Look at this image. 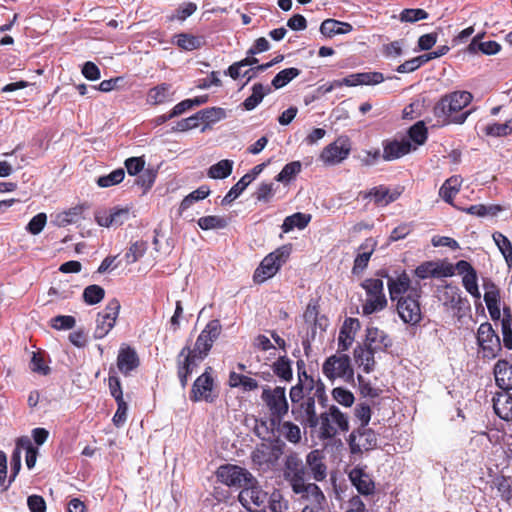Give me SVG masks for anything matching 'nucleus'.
<instances>
[{
    "mask_svg": "<svg viewBox=\"0 0 512 512\" xmlns=\"http://www.w3.org/2000/svg\"><path fill=\"white\" fill-rule=\"evenodd\" d=\"M277 430L281 436L291 443H299L301 440V430L298 425L290 421L276 420Z\"/></svg>",
    "mask_w": 512,
    "mask_h": 512,
    "instance_id": "c9c22d12",
    "label": "nucleus"
},
{
    "mask_svg": "<svg viewBox=\"0 0 512 512\" xmlns=\"http://www.w3.org/2000/svg\"><path fill=\"white\" fill-rule=\"evenodd\" d=\"M483 34H477L467 47V52L470 54H477L481 52L485 55H495L500 49L501 45L496 41H482Z\"/></svg>",
    "mask_w": 512,
    "mask_h": 512,
    "instance_id": "c756f323",
    "label": "nucleus"
},
{
    "mask_svg": "<svg viewBox=\"0 0 512 512\" xmlns=\"http://www.w3.org/2000/svg\"><path fill=\"white\" fill-rule=\"evenodd\" d=\"M51 326L56 330H69L76 324V319L70 315H58L50 320Z\"/></svg>",
    "mask_w": 512,
    "mask_h": 512,
    "instance_id": "0e129e2a",
    "label": "nucleus"
},
{
    "mask_svg": "<svg viewBox=\"0 0 512 512\" xmlns=\"http://www.w3.org/2000/svg\"><path fill=\"white\" fill-rule=\"evenodd\" d=\"M171 96V85L168 83H161L149 90L147 94V102L151 105H159L168 101Z\"/></svg>",
    "mask_w": 512,
    "mask_h": 512,
    "instance_id": "e433bc0d",
    "label": "nucleus"
},
{
    "mask_svg": "<svg viewBox=\"0 0 512 512\" xmlns=\"http://www.w3.org/2000/svg\"><path fill=\"white\" fill-rule=\"evenodd\" d=\"M272 370L274 374L283 381L292 380V361L287 356H280L273 364Z\"/></svg>",
    "mask_w": 512,
    "mask_h": 512,
    "instance_id": "a19ab883",
    "label": "nucleus"
},
{
    "mask_svg": "<svg viewBox=\"0 0 512 512\" xmlns=\"http://www.w3.org/2000/svg\"><path fill=\"white\" fill-rule=\"evenodd\" d=\"M233 164L232 160L223 159L209 168L208 176L212 179H225L231 175Z\"/></svg>",
    "mask_w": 512,
    "mask_h": 512,
    "instance_id": "37998d69",
    "label": "nucleus"
},
{
    "mask_svg": "<svg viewBox=\"0 0 512 512\" xmlns=\"http://www.w3.org/2000/svg\"><path fill=\"white\" fill-rule=\"evenodd\" d=\"M124 177H125L124 169L119 168V169L112 171L108 175L99 177L97 179V184H98V186L103 187V188L111 187V186L121 183L123 181Z\"/></svg>",
    "mask_w": 512,
    "mask_h": 512,
    "instance_id": "4d7b16f0",
    "label": "nucleus"
},
{
    "mask_svg": "<svg viewBox=\"0 0 512 512\" xmlns=\"http://www.w3.org/2000/svg\"><path fill=\"white\" fill-rule=\"evenodd\" d=\"M302 164L300 161H292L286 164L275 177L276 181L281 183L290 182L297 174L301 172Z\"/></svg>",
    "mask_w": 512,
    "mask_h": 512,
    "instance_id": "09e8293b",
    "label": "nucleus"
},
{
    "mask_svg": "<svg viewBox=\"0 0 512 512\" xmlns=\"http://www.w3.org/2000/svg\"><path fill=\"white\" fill-rule=\"evenodd\" d=\"M411 281L406 273H402L396 278L388 277V289L390 298L392 301L399 300L400 297H405L406 292L410 293L411 289H415L410 286Z\"/></svg>",
    "mask_w": 512,
    "mask_h": 512,
    "instance_id": "cd10ccee",
    "label": "nucleus"
},
{
    "mask_svg": "<svg viewBox=\"0 0 512 512\" xmlns=\"http://www.w3.org/2000/svg\"><path fill=\"white\" fill-rule=\"evenodd\" d=\"M323 374L329 379L341 378L349 381L353 378L354 372L348 355H332L322 365Z\"/></svg>",
    "mask_w": 512,
    "mask_h": 512,
    "instance_id": "9d476101",
    "label": "nucleus"
},
{
    "mask_svg": "<svg viewBox=\"0 0 512 512\" xmlns=\"http://www.w3.org/2000/svg\"><path fill=\"white\" fill-rule=\"evenodd\" d=\"M349 445L352 453L372 450L377 446V435L372 429L359 427L350 434Z\"/></svg>",
    "mask_w": 512,
    "mask_h": 512,
    "instance_id": "dca6fc26",
    "label": "nucleus"
},
{
    "mask_svg": "<svg viewBox=\"0 0 512 512\" xmlns=\"http://www.w3.org/2000/svg\"><path fill=\"white\" fill-rule=\"evenodd\" d=\"M318 419L319 422L316 428H318V438L321 440H331L338 434L349 430L348 416L335 405L321 413Z\"/></svg>",
    "mask_w": 512,
    "mask_h": 512,
    "instance_id": "f03ea898",
    "label": "nucleus"
},
{
    "mask_svg": "<svg viewBox=\"0 0 512 512\" xmlns=\"http://www.w3.org/2000/svg\"><path fill=\"white\" fill-rule=\"evenodd\" d=\"M351 151L347 138H338L327 145L320 154V160L327 165H335L345 160Z\"/></svg>",
    "mask_w": 512,
    "mask_h": 512,
    "instance_id": "2eb2a0df",
    "label": "nucleus"
},
{
    "mask_svg": "<svg viewBox=\"0 0 512 512\" xmlns=\"http://www.w3.org/2000/svg\"><path fill=\"white\" fill-rule=\"evenodd\" d=\"M271 512H284L288 509V501L284 499L280 491L274 490L267 499Z\"/></svg>",
    "mask_w": 512,
    "mask_h": 512,
    "instance_id": "052dcab7",
    "label": "nucleus"
},
{
    "mask_svg": "<svg viewBox=\"0 0 512 512\" xmlns=\"http://www.w3.org/2000/svg\"><path fill=\"white\" fill-rule=\"evenodd\" d=\"M495 413L503 420H512V395L508 392L497 393L493 398Z\"/></svg>",
    "mask_w": 512,
    "mask_h": 512,
    "instance_id": "473e14b6",
    "label": "nucleus"
},
{
    "mask_svg": "<svg viewBox=\"0 0 512 512\" xmlns=\"http://www.w3.org/2000/svg\"><path fill=\"white\" fill-rule=\"evenodd\" d=\"M462 179L459 176L448 178L440 187L439 195L447 203L452 204L454 196L459 192Z\"/></svg>",
    "mask_w": 512,
    "mask_h": 512,
    "instance_id": "58836bf2",
    "label": "nucleus"
},
{
    "mask_svg": "<svg viewBox=\"0 0 512 512\" xmlns=\"http://www.w3.org/2000/svg\"><path fill=\"white\" fill-rule=\"evenodd\" d=\"M301 71L298 68H286L281 70L276 74L273 78L271 84L275 89H280L286 86L289 82H291L294 78L299 76Z\"/></svg>",
    "mask_w": 512,
    "mask_h": 512,
    "instance_id": "a18cd8bd",
    "label": "nucleus"
},
{
    "mask_svg": "<svg viewBox=\"0 0 512 512\" xmlns=\"http://www.w3.org/2000/svg\"><path fill=\"white\" fill-rule=\"evenodd\" d=\"M473 96L468 91H454L441 97L433 108L438 124H463L471 111L461 112L468 106Z\"/></svg>",
    "mask_w": 512,
    "mask_h": 512,
    "instance_id": "f257e3e1",
    "label": "nucleus"
},
{
    "mask_svg": "<svg viewBox=\"0 0 512 512\" xmlns=\"http://www.w3.org/2000/svg\"><path fill=\"white\" fill-rule=\"evenodd\" d=\"M210 194L207 186H200L198 189L187 195L180 204V212L187 210L194 202L205 199Z\"/></svg>",
    "mask_w": 512,
    "mask_h": 512,
    "instance_id": "864d4df0",
    "label": "nucleus"
},
{
    "mask_svg": "<svg viewBox=\"0 0 512 512\" xmlns=\"http://www.w3.org/2000/svg\"><path fill=\"white\" fill-rule=\"evenodd\" d=\"M218 480L229 487L243 489L245 485L254 481V476L245 468L226 464L217 469Z\"/></svg>",
    "mask_w": 512,
    "mask_h": 512,
    "instance_id": "1a4fd4ad",
    "label": "nucleus"
},
{
    "mask_svg": "<svg viewBox=\"0 0 512 512\" xmlns=\"http://www.w3.org/2000/svg\"><path fill=\"white\" fill-rule=\"evenodd\" d=\"M420 290L411 289L405 297L397 301V312L401 320L406 324L416 325L422 319L419 303Z\"/></svg>",
    "mask_w": 512,
    "mask_h": 512,
    "instance_id": "6e6552de",
    "label": "nucleus"
},
{
    "mask_svg": "<svg viewBox=\"0 0 512 512\" xmlns=\"http://www.w3.org/2000/svg\"><path fill=\"white\" fill-rule=\"evenodd\" d=\"M361 286L366 291V299L362 306L364 315L381 311L387 306L384 283L381 279H366L362 282Z\"/></svg>",
    "mask_w": 512,
    "mask_h": 512,
    "instance_id": "39448f33",
    "label": "nucleus"
},
{
    "mask_svg": "<svg viewBox=\"0 0 512 512\" xmlns=\"http://www.w3.org/2000/svg\"><path fill=\"white\" fill-rule=\"evenodd\" d=\"M487 135L494 137L507 136L512 133V120H508L505 123H494L488 125L485 128Z\"/></svg>",
    "mask_w": 512,
    "mask_h": 512,
    "instance_id": "680f3d73",
    "label": "nucleus"
},
{
    "mask_svg": "<svg viewBox=\"0 0 512 512\" xmlns=\"http://www.w3.org/2000/svg\"><path fill=\"white\" fill-rule=\"evenodd\" d=\"M261 399L268 407L272 416L271 423L275 426L276 420H282L289 410L285 388L280 386L275 388L265 386L262 391Z\"/></svg>",
    "mask_w": 512,
    "mask_h": 512,
    "instance_id": "423d86ee",
    "label": "nucleus"
},
{
    "mask_svg": "<svg viewBox=\"0 0 512 512\" xmlns=\"http://www.w3.org/2000/svg\"><path fill=\"white\" fill-rule=\"evenodd\" d=\"M415 149L416 147H412L409 139H402L401 141H387L383 145L382 157L385 161H392L408 154L411 152V150Z\"/></svg>",
    "mask_w": 512,
    "mask_h": 512,
    "instance_id": "5701e85b",
    "label": "nucleus"
},
{
    "mask_svg": "<svg viewBox=\"0 0 512 512\" xmlns=\"http://www.w3.org/2000/svg\"><path fill=\"white\" fill-rule=\"evenodd\" d=\"M349 479L357 491L362 495H371L375 490V483L363 468L355 467L349 472Z\"/></svg>",
    "mask_w": 512,
    "mask_h": 512,
    "instance_id": "4be33fe9",
    "label": "nucleus"
},
{
    "mask_svg": "<svg viewBox=\"0 0 512 512\" xmlns=\"http://www.w3.org/2000/svg\"><path fill=\"white\" fill-rule=\"evenodd\" d=\"M360 329V322L356 318L345 319L338 336V350L347 351L354 342L357 331Z\"/></svg>",
    "mask_w": 512,
    "mask_h": 512,
    "instance_id": "412c9836",
    "label": "nucleus"
},
{
    "mask_svg": "<svg viewBox=\"0 0 512 512\" xmlns=\"http://www.w3.org/2000/svg\"><path fill=\"white\" fill-rule=\"evenodd\" d=\"M352 25L335 19H326L320 26V32L326 37L347 34L352 31Z\"/></svg>",
    "mask_w": 512,
    "mask_h": 512,
    "instance_id": "f704fd0d",
    "label": "nucleus"
},
{
    "mask_svg": "<svg viewBox=\"0 0 512 512\" xmlns=\"http://www.w3.org/2000/svg\"><path fill=\"white\" fill-rule=\"evenodd\" d=\"M504 347L512 349V315L509 308L504 309V317L501 320Z\"/></svg>",
    "mask_w": 512,
    "mask_h": 512,
    "instance_id": "8fccbe9b",
    "label": "nucleus"
},
{
    "mask_svg": "<svg viewBox=\"0 0 512 512\" xmlns=\"http://www.w3.org/2000/svg\"><path fill=\"white\" fill-rule=\"evenodd\" d=\"M484 301L492 320H499L501 316L499 292L495 289L487 291L484 294Z\"/></svg>",
    "mask_w": 512,
    "mask_h": 512,
    "instance_id": "c03bdc74",
    "label": "nucleus"
},
{
    "mask_svg": "<svg viewBox=\"0 0 512 512\" xmlns=\"http://www.w3.org/2000/svg\"><path fill=\"white\" fill-rule=\"evenodd\" d=\"M284 477L290 486L301 480L308 479L305 463H303L298 454L292 453L286 457Z\"/></svg>",
    "mask_w": 512,
    "mask_h": 512,
    "instance_id": "a211bd4d",
    "label": "nucleus"
},
{
    "mask_svg": "<svg viewBox=\"0 0 512 512\" xmlns=\"http://www.w3.org/2000/svg\"><path fill=\"white\" fill-rule=\"evenodd\" d=\"M120 308V302L116 298H113L109 300L105 308L97 314L94 329L95 339L104 338L113 329L119 316Z\"/></svg>",
    "mask_w": 512,
    "mask_h": 512,
    "instance_id": "9b49d317",
    "label": "nucleus"
},
{
    "mask_svg": "<svg viewBox=\"0 0 512 512\" xmlns=\"http://www.w3.org/2000/svg\"><path fill=\"white\" fill-rule=\"evenodd\" d=\"M377 351L369 347L364 343V345H358L354 349V359L359 367L363 368V371L366 373H370L375 365L374 354Z\"/></svg>",
    "mask_w": 512,
    "mask_h": 512,
    "instance_id": "2f4dec72",
    "label": "nucleus"
},
{
    "mask_svg": "<svg viewBox=\"0 0 512 512\" xmlns=\"http://www.w3.org/2000/svg\"><path fill=\"white\" fill-rule=\"evenodd\" d=\"M428 18V13L420 8L416 9H404L400 13V21L401 22H408V23H414L419 20H424Z\"/></svg>",
    "mask_w": 512,
    "mask_h": 512,
    "instance_id": "e2e57ef3",
    "label": "nucleus"
},
{
    "mask_svg": "<svg viewBox=\"0 0 512 512\" xmlns=\"http://www.w3.org/2000/svg\"><path fill=\"white\" fill-rule=\"evenodd\" d=\"M495 381L503 392L512 389V366L505 360H499L494 367Z\"/></svg>",
    "mask_w": 512,
    "mask_h": 512,
    "instance_id": "7c9ffc66",
    "label": "nucleus"
},
{
    "mask_svg": "<svg viewBox=\"0 0 512 512\" xmlns=\"http://www.w3.org/2000/svg\"><path fill=\"white\" fill-rule=\"evenodd\" d=\"M384 76L380 72H362L350 74L341 79L343 86L353 87L358 85H376L384 81Z\"/></svg>",
    "mask_w": 512,
    "mask_h": 512,
    "instance_id": "393cba45",
    "label": "nucleus"
},
{
    "mask_svg": "<svg viewBox=\"0 0 512 512\" xmlns=\"http://www.w3.org/2000/svg\"><path fill=\"white\" fill-rule=\"evenodd\" d=\"M105 296L104 289L96 284L87 286L83 291V300L88 305L98 304Z\"/></svg>",
    "mask_w": 512,
    "mask_h": 512,
    "instance_id": "3c124183",
    "label": "nucleus"
},
{
    "mask_svg": "<svg viewBox=\"0 0 512 512\" xmlns=\"http://www.w3.org/2000/svg\"><path fill=\"white\" fill-rule=\"evenodd\" d=\"M477 342L483 351L484 357L493 359L501 350L499 336L488 322L480 324L477 331Z\"/></svg>",
    "mask_w": 512,
    "mask_h": 512,
    "instance_id": "f8f14e48",
    "label": "nucleus"
},
{
    "mask_svg": "<svg viewBox=\"0 0 512 512\" xmlns=\"http://www.w3.org/2000/svg\"><path fill=\"white\" fill-rule=\"evenodd\" d=\"M415 275L420 279H426L429 277H439L441 275L446 276V273H442L440 266L433 261H427L419 265L415 269Z\"/></svg>",
    "mask_w": 512,
    "mask_h": 512,
    "instance_id": "de8ad7c7",
    "label": "nucleus"
},
{
    "mask_svg": "<svg viewBox=\"0 0 512 512\" xmlns=\"http://www.w3.org/2000/svg\"><path fill=\"white\" fill-rule=\"evenodd\" d=\"M365 344L376 351H384L392 345L389 336L377 327H368Z\"/></svg>",
    "mask_w": 512,
    "mask_h": 512,
    "instance_id": "c85d7f7f",
    "label": "nucleus"
},
{
    "mask_svg": "<svg viewBox=\"0 0 512 512\" xmlns=\"http://www.w3.org/2000/svg\"><path fill=\"white\" fill-rule=\"evenodd\" d=\"M399 196V191H391L388 187L384 185L373 187L364 194V198H373L375 204L378 206H386L396 201Z\"/></svg>",
    "mask_w": 512,
    "mask_h": 512,
    "instance_id": "bb28decb",
    "label": "nucleus"
},
{
    "mask_svg": "<svg viewBox=\"0 0 512 512\" xmlns=\"http://www.w3.org/2000/svg\"><path fill=\"white\" fill-rule=\"evenodd\" d=\"M305 466L308 477H311L317 482H321L326 479L328 475V468L322 451L318 449L310 451L306 456Z\"/></svg>",
    "mask_w": 512,
    "mask_h": 512,
    "instance_id": "f3484780",
    "label": "nucleus"
},
{
    "mask_svg": "<svg viewBox=\"0 0 512 512\" xmlns=\"http://www.w3.org/2000/svg\"><path fill=\"white\" fill-rule=\"evenodd\" d=\"M176 43L184 50L191 51L200 48L202 45V38L186 33L176 35Z\"/></svg>",
    "mask_w": 512,
    "mask_h": 512,
    "instance_id": "5fc2aeb1",
    "label": "nucleus"
},
{
    "mask_svg": "<svg viewBox=\"0 0 512 512\" xmlns=\"http://www.w3.org/2000/svg\"><path fill=\"white\" fill-rule=\"evenodd\" d=\"M239 502L249 511L265 507L268 494L258 485L256 478L254 481L244 486L238 495Z\"/></svg>",
    "mask_w": 512,
    "mask_h": 512,
    "instance_id": "ddd939ff",
    "label": "nucleus"
},
{
    "mask_svg": "<svg viewBox=\"0 0 512 512\" xmlns=\"http://www.w3.org/2000/svg\"><path fill=\"white\" fill-rule=\"evenodd\" d=\"M211 367H207L203 374H201L192 386L190 399L193 402H213L215 396L213 395L214 380L211 376Z\"/></svg>",
    "mask_w": 512,
    "mask_h": 512,
    "instance_id": "4468645a",
    "label": "nucleus"
},
{
    "mask_svg": "<svg viewBox=\"0 0 512 512\" xmlns=\"http://www.w3.org/2000/svg\"><path fill=\"white\" fill-rule=\"evenodd\" d=\"M201 121L215 123L226 117V111L220 107H211L197 112Z\"/></svg>",
    "mask_w": 512,
    "mask_h": 512,
    "instance_id": "6e6d98bb",
    "label": "nucleus"
},
{
    "mask_svg": "<svg viewBox=\"0 0 512 512\" xmlns=\"http://www.w3.org/2000/svg\"><path fill=\"white\" fill-rule=\"evenodd\" d=\"M271 92L269 86H264L261 83H256L252 86V94L243 102V106L247 111L255 109L263 100L265 95Z\"/></svg>",
    "mask_w": 512,
    "mask_h": 512,
    "instance_id": "4c0bfd02",
    "label": "nucleus"
},
{
    "mask_svg": "<svg viewBox=\"0 0 512 512\" xmlns=\"http://www.w3.org/2000/svg\"><path fill=\"white\" fill-rule=\"evenodd\" d=\"M249 179L248 177H241L240 180L231 187V189L227 192V194L223 197L221 204L222 205H229L232 203L235 199H237L243 191L247 188L249 185Z\"/></svg>",
    "mask_w": 512,
    "mask_h": 512,
    "instance_id": "603ef678",
    "label": "nucleus"
},
{
    "mask_svg": "<svg viewBox=\"0 0 512 512\" xmlns=\"http://www.w3.org/2000/svg\"><path fill=\"white\" fill-rule=\"evenodd\" d=\"M18 444L22 445L23 449L26 451V465L28 469H32L36 464L38 454L37 449L32 445L28 437L19 438Z\"/></svg>",
    "mask_w": 512,
    "mask_h": 512,
    "instance_id": "bf43d9fd",
    "label": "nucleus"
},
{
    "mask_svg": "<svg viewBox=\"0 0 512 512\" xmlns=\"http://www.w3.org/2000/svg\"><path fill=\"white\" fill-rule=\"evenodd\" d=\"M315 398H318L320 401L324 400L323 386H317L312 396H306L300 403L293 405L291 410L295 420L310 428H316L319 422V416L316 413Z\"/></svg>",
    "mask_w": 512,
    "mask_h": 512,
    "instance_id": "20e7f679",
    "label": "nucleus"
},
{
    "mask_svg": "<svg viewBox=\"0 0 512 512\" xmlns=\"http://www.w3.org/2000/svg\"><path fill=\"white\" fill-rule=\"evenodd\" d=\"M291 254V246L283 245L275 251L268 254L261 261L258 268L255 270L253 279L256 283H263L267 279L273 277L280 267L286 263Z\"/></svg>",
    "mask_w": 512,
    "mask_h": 512,
    "instance_id": "7ed1b4c3",
    "label": "nucleus"
},
{
    "mask_svg": "<svg viewBox=\"0 0 512 512\" xmlns=\"http://www.w3.org/2000/svg\"><path fill=\"white\" fill-rule=\"evenodd\" d=\"M146 251V244L144 242L133 243L125 254V259L128 264L135 263L140 259Z\"/></svg>",
    "mask_w": 512,
    "mask_h": 512,
    "instance_id": "69168bd1",
    "label": "nucleus"
},
{
    "mask_svg": "<svg viewBox=\"0 0 512 512\" xmlns=\"http://www.w3.org/2000/svg\"><path fill=\"white\" fill-rule=\"evenodd\" d=\"M292 491L299 495L302 500L308 501L310 504H325L326 497L320 487L307 480H301L290 486Z\"/></svg>",
    "mask_w": 512,
    "mask_h": 512,
    "instance_id": "aec40b11",
    "label": "nucleus"
},
{
    "mask_svg": "<svg viewBox=\"0 0 512 512\" xmlns=\"http://www.w3.org/2000/svg\"><path fill=\"white\" fill-rule=\"evenodd\" d=\"M311 215L304 214L301 212L294 213L293 215L287 216L281 226L284 233H288L294 228L304 229L310 222Z\"/></svg>",
    "mask_w": 512,
    "mask_h": 512,
    "instance_id": "ea45409f",
    "label": "nucleus"
},
{
    "mask_svg": "<svg viewBox=\"0 0 512 512\" xmlns=\"http://www.w3.org/2000/svg\"><path fill=\"white\" fill-rule=\"evenodd\" d=\"M375 245L376 242L371 238L366 239L365 242L360 245L359 249L362 250V252L359 253L354 260L352 268L353 274H360L367 267L371 255L374 252Z\"/></svg>",
    "mask_w": 512,
    "mask_h": 512,
    "instance_id": "72a5a7b5",
    "label": "nucleus"
},
{
    "mask_svg": "<svg viewBox=\"0 0 512 512\" xmlns=\"http://www.w3.org/2000/svg\"><path fill=\"white\" fill-rule=\"evenodd\" d=\"M493 240L503 255L508 268L512 267V245L510 240L500 232H495L492 235Z\"/></svg>",
    "mask_w": 512,
    "mask_h": 512,
    "instance_id": "79ce46f5",
    "label": "nucleus"
},
{
    "mask_svg": "<svg viewBox=\"0 0 512 512\" xmlns=\"http://www.w3.org/2000/svg\"><path fill=\"white\" fill-rule=\"evenodd\" d=\"M222 330L220 321L217 319L211 320L207 323L205 328L199 334L194 348L191 349V355L202 361L209 353L213 343L218 339Z\"/></svg>",
    "mask_w": 512,
    "mask_h": 512,
    "instance_id": "0eeeda50",
    "label": "nucleus"
},
{
    "mask_svg": "<svg viewBox=\"0 0 512 512\" xmlns=\"http://www.w3.org/2000/svg\"><path fill=\"white\" fill-rule=\"evenodd\" d=\"M84 208L82 205L71 207L67 210L51 215V223L56 227H66L78 222L82 218Z\"/></svg>",
    "mask_w": 512,
    "mask_h": 512,
    "instance_id": "a878e982",
    "label": "nucleus"
},
{
    "mask_svg": "<svg viewBox=\"0 0 512 512\" xmlns=\"http://www.w3.org/2000/svg\"><path fill=\"white\" fill-rule=\"evenodd\" d=\"M47 222L45 213H38L27 224L26 230L32 235H38L42 232Z\"/></svg>",
    "mask_w": 512,
    "mask_h": 512,
    "instance_id": "774afa93",
    "label": "nucleus"
},
{
    "mask_svg": "<svg viewBox=\"0 0 512 512\" xmlns=\"http://www.w3.org/2000/svg\"><path fill=\"white\" fill-rule=\"evenodd\" d=\"M462 284L466 291L471 294L473 297L479 299L481 294L479 292L478 283H477V273L472 272L467 275H464L462 278Z\"/></svg>",
    "mask_w": 512,
    "mask_h": 512,
    "instance_id": "338daca9",
    "label": "nucleus"
},
{
    "mask_svg": "<svg viewBox=\"0 0 512 512\" xmlns=\"http://www.w3.org/2000/svg\"><path fill=\"white\" fill-rule=\"evenodd\" d=\"M201 361L191 355V348L187 345L181 349L177 356V374L181 386L184 388L188 383V377Z\"/></svg>",
    "mask_w": 512,
    "mask_h": 512,
    "instance_id": "6ab92c4d",
    "label": "nucleus"
},
{
    "mask_svg": "<svg viewBox=\"0 0 512 512\" xmlns=\"http://www.w3.org/2000/svg\"><path fill=\"white\" fill-rule=\"evenodd\" d=\"M197 224L202 230L224 229L228 221L223 216L209 215L199 218Z\"/></svg>",
    "mask_w": 512,
    "mask_h": 512,
    "instance_id": "49530a36",
    "label": "nucleus"
},
{
    "mask_svg": "<svg viewBox=\"0 0 512 512\" xmlns=\"http://www.w3.org/2000/svg\"><path fill=\"white\" fill-rule=\"evenodd\" d=\"M139 366V358L135 349L130 346L122 345L117 356V367L119 371L128 375Z\"/></svg>",
    "mask_w": 512,
    "mask_h": 512,
    "instance_id": "b1692460",
    "label": "nucleus"
},
{
    "mask_svg": "<svg viewBox=\"0 0 512 512\" xmlns=\"http://www.w3.org/2000/svg\"><path fill=\"white\" fill-rule=\"evenodd\" d=\"M409 139L415 143L414 147L423 145L427 139V129L422 121L414 124L408 131Z\"/></svg>",
    "mask_w": 512,
    "mask_h": 512,
    "instance_id": "13d9d810",
    "label": "nucleus"
}]
</instances>
